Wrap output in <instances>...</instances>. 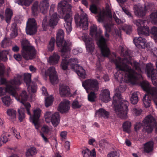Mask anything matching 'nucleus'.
Returning a JSON list of instances; mask_svg holds the SVG:
<instances>
[{
  "label": "nucleus",
  "instance_id": "69168bd1",
  "mask_svg": "<svg viewBox=\"0 0 157 157\" xmlns=\"http://www.w3.org/2000/svg\"><path fill=\"white\" fill-rule=\"evenodd\" d=\"M151 33L153 35L154 37L157 36V27L154 26L152 27Z\"/></svg>",
  "mask_w": 157,
  "mask_h": 157
},
{
  "label": "nucleus",
  "instance_id": "1a4fd4ad",
  "mask_svg": "<svg viewBox=\"0 0 157 157\" xmlns=\"http://www.w3.org/2000/svg\"><path fill=\"white\" fill-rule=\"evenodd\" d=\"M71 0H63L58 5V10L59 11L62 10L63 14L62 17L65 22H72V18L70 13L71 11V6L68 3Z\"/></svg>",
  "mask_w": 157,
  "mask_h": 157
},
{
  "label": "nucleus",
  "instance_id": "603ef678",
  "mask_svg": "<svg viewBox=\"0 0 157 157\" xmlns=\"http://www.w3.org/2000/svg\"><path fill=\"white\" fill-rule=\"evenodd\" d=\"M72 22H66L64 24V26L67 33H69L71 31L72 28L71 25Z\"/></svg>",
  "mask_w": 157,
  "mask_h": 157
},
{
  "label": "nucleus",
  "instance_id": "72a5a7b5",
  "mask_svg": "<svg viewBox=\"0 0 157 157\" xmlns=\"http://www.w3.org/2000/svg\"><path fill=\"white\" fill-rule=\"evenodd\" d=\"M95 115L100 117H102L105 118H108L109 113L103 109L100 108L96 112Z\"/></svg>",
  "mask_w": 157,
  "mask_h": 157
},
{
  "label": "nucleus",
  "instance_id": "a18cd8bd",
  "mask_svg": "<svg viewBox=\"0 0 157 157\" xmlns=\"http://www.w3.org/2000/svg\"><path fill=\"white\" fill-rule=\"evenodd\" d=\"M146 12V11L144 10H143V8L142 7H140L136 10L135 13L136 15L139 17H142L145 15Z\"/></svg>",
  "mask_w": 157,
  "mask_h": 157
},
{
  "label": "nucleus",
  "instance_id": "a19ab883",
  "mask_svg": "<svg viewBox=\"0 0 157 157\" xmlns=\"http://www.w3.org/2000/svg\"><path fill=\"white\" fill-rule=\"evenodd\" d=\"M28 86V89L29 92L35 93L36 91V84L35 82H32L27 85Z\"/></svg>",
  "mask_w": 157,
  "mask_h": 157
},
{
  "label": "nucleus",
  "instance_id": "0e129e2a",
  "mask_svg": "<svg viewBox=\"0 0 157 157\" xmlns=\"http://www.w3.org/2000/svg\"><path fill=\"white\" fill-rule=\"evenodd\" d=\"M55 7V4H52L51 6L50 10L49 11V15H57L56 12H54V9Z\"/></svg>",
  "mask_w": 157,
  "mask_h": 157
},
{
  "label": "nucleus",
  "instance_id": "58836bf2",
  "mask_svg": "<svg viewBox=\"0 0 157 157\" xmlns=\"http://www.w3.org/2000/svg\"><path fill=\"white\" fill-rule=\"evenodd\" d=\"M78 63V60L75 58H71L68 60V65H70L72 68L74 70L76 68L75 66L76 65H79L77 64Z\"/></svg>",
  "mask_w": 157,
  "mask_h": 157
},
{
  "label": "nucleus",
  "instance_id": "f257e3e1",
  "mask_svg": "<svg viewBox=\"0 0 157 157\" xmlns=\"http://www.w3.org/2000/svg\"><path fill=\"white\" fill-rule=\"evenodd\" d=\"M111 62L115 63L117 69L121 71L116 73L119 75L117 79H121L122 81L126 82H130L132 84L136 83V81L138 76L141 73V70L139 64L135 61L131 62L125 58L121 60L120 58L113 59Z\"/></svg>",
  "mask_w": 157,
  "mask_h": 157
},
{
  "label": "nucleus",
  "instance_id": "de8ad7c7",
  "mask_svg": "<svg viewBox=\"0 0 157 157\" xmlns=\"http://www.w3.org/2000/svg\"><path fill=\"white\" fill-rule=\"evenodd\" d=\"M131 103L133 104H136L138 101V98L137 93L134 92L132 94L130 98Z\"/></svg>",
  "mask_w": 157,
  "mask_h": 157
},
{
  "label": "nucleus",
  "instance_id": "39448f33",
  "mask_svg": "<svg viewBox=\"0 0 157 157\" xmlns=\"http://www.w3.org/2000/svg\"><path fill=\"white\" fill-rule=\"evenodd\" d=\"M108 31H106L105 33V39L103 36L101 35V33L100 34H98V37L97 39V45L100 48L102 56H100V57H98L99 60L100 62H102L104 60V57H108L110 54V51L107 47L106 44L107 41L109 40V35L107 33Z\"/></svg>",
  "mask_w": 157,
  "mask_h": 157
},
{
  "label": "nucleus",
  "instance_id": "6ab92c4d",
  "mask_svg": "<svg viewBox=\"0 0 157 157\" xmlns=\"http://www.w3.org/2000/svg\"><path fill=\"white\" fill-rule=\"evenodd\" d=\"M82 37L83 41L85 43L87 51L92 53L94 49V43L92 39L89 38L86 34H84Z\"/></svg>",
  "mask_w": 157,
  "mask_h": 157
},
{
  "label": "nucleus",
  "instance_id": "8fccbe9b",
  "mask_svg": "<svg viewBox=\"0 0 157 157\" xmlns=\"http://www.w3.org/2000/svg\"><path fill=\"white\" fill-rule=\"evenodd\" d=\"M53 101V98L52 96L48 97L45 98V106L46 107H48L49 106L52 105Z\"/></svg>",
  "mask_w": 157,
  "mask_h": 157
},
{
  "label": "nucleus",
  "instance_id": "4c0bfd02",
  "mask_svg": "<svg viewBox=\"0 0 157 157\" xmlns=\"http://www.w3.org/2000/svg\"><path fill=\"white\" fill-rule=\"evenodd\" d=\"M10 30L11 31L10 36L12 38H14L17 36V28L16 23H14L12 24Z\"/></svg>",
  "mask_w": 157,
  "mask_h": 157
},
{
  "label": "nucleus",
  "instance_id": "9d476101",
  "mask_svg": "<svg viewBox=\"0 0 157 157\" xmlns=\"http://www.w3.org/2000/svg\"><path fill=\"white\" fill-rule=\"evenodd\" d=\"M26 109L27 113L30 116V121L33 123L36 129H38L40 127L39 119L40 117L41 111L38 108H36L33 111V114L32 116L30 112L31 105L29 103L24 104Z\"/></svg>",
  "mask_w": 157,
  "mask_h": 157
},
{
  "label": "nucleus",
  "instance_id": "c756f323",
  "mask_svg": "<svg viewBox=\"0 0 157 157\" xmlns=\"http://www.w3.org/2000/svg\"><path fill=\"white\" fill-rule=\"evenodd\" d=\"M97 30V27L96 25H91L90 30V34L92 37L94 36L95 37L97 41V39L98 37V34H100L101 32H98Z\"/></svg>",
  "mask_w": 157,
  "mask_h": 157
},
{
  "label": "nucleus",
  "instance_id": "774afa93",
  "mask_svg": "<svg viewBox=\"0 0 157 157\" xmlns=\"http://www.w3.org/2000/svg\"><path fill=\"white\" fill-rule=\"evenodd\" d=\"M90 10L92 13H96L97 12V7L94 5H93L90 6Z\"/></svg>",
  "mask_w": 157,
  "mask_h": 157
},
{
  "label": "nucleus",
  "instance_id": "ddd939ff",
  "mask_svg": "<svg viewBox=\"0 0 157 157\" xmlns=\"http://www.w3.org/2000/svg\"><path fill=\"white\" fill-rule=\"evenodd\" d=\"M98 21L100 22H103L107 19H111V9L110 5L109 3L106 4V10H101L98 16Z\"/></svg>",
  "mask_w": 157,
  "mask_h": 157
},
{
  "label": "nucleus",
  "instance_id": "a878e982",
  "mask_svg": "<svg viewBox=\"0 0 157 157\" xmlns=\"http://www.w3.org/2000/svg\"><path fill=\"white\" fill-rule=\"evenodd\" d=\"M60 58V56L57 53H54L49 58L48 62L50 65H55L57 64Z\"/></svg>",
  "mask_w": 157,
  "mask_h": 157
},
{
  "label": "nucleus",
  "instance_id": "2f4dec72",
  "mask_svg": "<svg viewBox=\"0 0 157 157\" xmlns=\"http://www.w3.org/2000/svg\"><path fill=\"white\" fill-rule=\"evenodd\" d=\"M105 27L106 31L109 32L111 31L114 30L117 35H119L120 33V30L117 29L112 24H106L104 25Z\"/></svg>",
  "mask_w": 157,
  "mask_h": 157
},
{
  "label": "nucleus",
  "instance_id": "e433bc0d",
  "mask_svg": "<svg viewBox=\"0 0 157 157\" xmlns=\"http://www.w3.org/2000/svg\"><path fill=\"white\" fill-rule=\"evenodd\" d=\"M149 20L154 25H157V10L152 12L149 15Z\"/></svg>",
  "mask_w": 157,
  "mask_h": 157
},
{
  "label": "nucleus",
  "instance_id": "f8f14e48",
  "mask_svg": "<svg viewBox=\"0 0 157 157\" xmlns=\"http://www.w3.org/2000/svg\"><path fill=\"white\" fill-rule=\"evenodd\" d=\"M143 124L146 132H151L155 125V131L157 132V122L155 123V120L151 115L146 116L143 121Z\"/></svg>",
  "mask_w": 157,
  "mask_h": 157
},
{
  "label": "nucleus",
  "instance_id": "bf43d9fd",
  "mask_svg": "<svg viewBox=\"0 0 157 157\" xmlns=\"http://www.w3.org/2000/svg\"><path fill=\"white\" fill-rule=\"evenodd\" d=\"M154 7V5L148 3L147 5L145 4L144 10L146 11H148L152 10Z\"/></svg>",
  "mask_w": 157,
  "mask_h": 157
},
{
  "label": "nucleus",
  "instance_id": "4be33fe9",
  "mask_svg": "<svg viewBox=\"0 0 157 157\" xmlns=\"http://www.w3.org/2000/svg\"><path fill=\"white\" fill-rule=\"evenodd\" d=\"M70 104L69 101L64 100L59 104L58 110L62 113L67 112L70 109Z\"/></svg>",
  "mask_w": 157,
  "mask_h": 157
},
{
  "label": "nucleus",
  "instance_id": "f03ea898",
  "mask_svg": "<svg viewBox=\"0 0 157 157\" xmlns=\"http://www.w3.org/2000/svg\"><path fill=\"white\" fill-rule=\"evenodd\" d=\"M140 86L147 93L144 96L143 98V102L144 107L147 108L150 106L151 98L157 105V86H152L147 81L141 82Z\"/></svg>",
  "mask_w": 157,
  "mask_h": 157
},
{
  "label": "nucleus",
  "instance_id": "f3484780",
  "mask_svg": "<svg viewBox=\"0 0 157 157\" xmlns=\"http://www.w3.org/2000/svg\"><path fill=\"white\" fill-rule=\"evenodd\" d=\"M37 27L36 21L34 18H29L26 23V33L29 35L35 34L37 31Z\"/></svg>",
  "mask_w": 157,
  "mask_h": 157
},
{
  "label": "nucleus",
  "instance_id": "6e6d98bb",
  "mask_svg": "<svg viewBox=\"0 0 157 157\" xmlns=\"http://www.w3.org/2000/svg\"><path fill=\"white\" fill-rule=\"evenodd\" d=\"M123 29L127 34H130L132 31V26L127 25L125 24Z\"/></svg>",
  "mask_w": 157,
  "mask_h": 157
},
{
  "label": "nucleus",
  "instance_id": "c03bdc74",
  "mask_svg": "<svg viewBox=\"0 0 157 157\" xmlns=\"http://www.w3.org/2000/svg\"><path fill=\"white\" fill-rule=\"evenodd\" d=\"M38 2H36L33 3L32 7V13L34 16L37 15L39 10H40L39 8H38Z\"/></svg>",
  "mask_w": 157,
  "mask_h": 157
},
{
  "label": "nucleus",
  "instance_id": "a211bd4d",
  "mask_svg": "<svg viewBox=\"0 0 157 157\" xmlns=\"http://www.w3.org/2000/svg\"><path fill=\"white\" fill-rule=\"evenodd\" d=\"M46 75H48L50 82L52 84H56L58 82V78L55 68L54 67H49L47 71L45 72Z\"/></svg>",
  "mask_w": 157,
  "mask_h": 157
},
{
  "label": "nucleus",
  "instance_id": "4d7b16f0",
  "mask_svg": "<svg viewBox=\"0 0 157 157\" xmlns=\"http://www.w3.org/2000/svg\"><path fill=\"white\" fill-rule=\"evenodd\" d=\"M120 154L117 151H111L107 155V157H119Z\"/></svg>",
  "mask_w": 157,
  "mask_h": 157
},
{
  "label": "nucleus",
  "instance_id": "473e14b6",
  "mask_svg": "<svg viewBox=\"0 0 157 157\" xmlns=\"http://www.w3.org/2000/svg\"><path fill=\"white\" fill-rule=\"evenodd\" d=\"M75 67L74 70L76 72L78 75L82 78H85L86 73L83 67L79 65H76Z\"/></svg>",
  "mask_w": 157,
  "mask_h": 157
},
{
  "label": "nucleus",
  "instance_id": "f704fd0d",
  "mask_svg": "<svg viewBox=\"0 0 157 157\" xmlns=\"http://www.w3.org/2000/svg\"><path fill=\"white\" fill-rule=\"evenodd\" d=\"M16 111L13 109H9L6 111V113L9 118L12 121H14L16 119Z\"/></svg>",
  "mask_w": 157,
  "mask_h": 157
},
{
  "label": "nucleus",
  "instance_id": "49530a36",
  "mask_svg": "<svg viewBox=\"0 0 157 157\" xmlns=\"http://www.w3.org/2000/svg\"><path fill=\"white\" fill-rule=\"evenodd\" d=\"M18 119L21 122L23 121L25 117V114L21 108L18 109Z\"/></svg>",
  "mask_w": 157,
  "mask_h": 157
},
{
  "label": "nucleus",
  "instance_id": "393cba45",
  "mask_svg": "<svg viewBox=\"0 0 157 157\" xmlns=\"http://www.w3.org/2000/svg\"><path fill=\"white\" fill-rule=\"evenodd\" d=\"M59 92L62 97L69 96L70 94V89L68 86L62 85L59 86Z\"/></svg>",
  "mask_w": 157,
  "mask_h": 157
},
{
  "label": "nucleus",
  "instance_id": "dca6fc26",
  "mask_svg": "<svg viewBox=\"0 0 157 157\" xmlns=\"http://www.w3.org/2000/svg\"><path fill=\"white\" fill-rule=\"evenodd\" d=\"M48 23L47 22V18L45 17L43 21L42 25L44 30H46L48 25L50 27L56 26L58 23V18L57 15H50Z\"/></svg>",
  "mask_w": 157,
  "mask_h": 157
},
{
  "label": "nucleus",
  "instance_id": "680f3d73",
  "mask_svg": "<svg viewBox=\"0 0 157 157\" xmlns=\"http://www.w3.org/2000/svg\"><path fill=\"white\" fill-rule=\"evenodd\" d=\"M9 44V40L6 38H5L2 42L1 46L3 48H6Z\"/></svg>",
  "mask_w": 157,
  "mask_h": 157
},
{
  "label": "nucleus",
  "instance_id": "c85d7f7f",
  "mask_svg": "<svg viewBox=\"0 0 157 157\" xmlns=\"http://www.w3.org/2000/svg\"><path fill=\"white\" fill-rule=\"evenodd\" d=\"M49 6V4L48 1L47 0H44L40 3L39 8L40 12L44 14L47 12Z\"/></svg>",
  "mask_w": 157,
  "mask_h": 157
},
{
  "label": "nucleus",
  "instance_id": "7ed1b4c3",
  "mask_svg": "<svg viewBox=\"0 0 157 157\" xmlns=\"http://www.w3.org/2000/svg\"><path fill=\"white\" fill-rule=\"evenodd\" d=\"M113 98L112 104L115 106L114 110L116 114L121 119H126L128 102L121 99L120 93L115 94Z\"/></svg>",
  "mask_w": 157,
  "mask_h": 157
},
{
  "label": "nucleus",
  "instance_id": "338daca9",
  "mask_svg": "<svg viewBox=\"0 0 157 157\" xmlns=\"http://www.w3.org/2000/svg\"><path fill=\"white\" fill-rule=\"evenodd\" d=\"M132 112L135 115L138 116L140 115L142 111L141 109L134 108L132 109Z\"/></svg>",
  "mask_w": 157,
  "mask_h": 157
},
{
  "label": "nucleus",
  "instance_id": "09e8293b",
  "mask_svg": "<svg viewBox=\"0 0 157 157\" xmlns=\"http://www.w3.org/2000/svg\"><path fill=\"white\" fill-rule=\"evenodd\" d=\"M31 75L29 73H25L24 74V80L26 85L29 84L31 82Z\"/></svg>",
  "mask_w": 157,
  "mask_h": 157
},
{
  "label": "nucleus",
  "instance_id": "13d9d810",
  "mask_svg": "<svg viewBox=\"0 0 157 157\" xmlns=\"http://www.w3.org/2000/svg\"><path fill=\"white\" fill-rule=\"evenodd\" d=\"M81 106V105L78 101L76 100L74 101L72 104V107L73 108L76 109L80 108Z\"/></svg>",
  "mask_w": 157,
  "mask_h": 157
},
{
  "label": "nucleus",
  "instance_id": "aec40b11",
  "mask_svg": "<svg viewBox=\"0 0 157 157\" xmlns=\"http://www.w3.org/2000/svg\"><path fill=\"white\" fill-rule=\"evenodd\" d=\"M9 52L7 50H3L0 53V60L6 61L7 60V56L9 54ZM5 72V67L4 65L0 63V76L3 75Z\"/></svg>",
  "mask_w": 157,
  "mask_h": 157
},
{
  "label": "nucleus",
  "instance_id": "864d4df0",
  "mask_svg": "<svg viewBox=\"0 0 157 157\" xmlns=\"http://www.w3.org/2000/svg\"><path fill=\"white\" fill-rule=\"evenodd\" d=\"M2 100L3 103L6 106H9L10 104L11 100L8 96H6L2 98Z\"/></svg>",
  "mask_w": 157,
  "mask_h": 157
},
{
  "label": "nucleus",
  "instance_id": "bb28decb",
  "mask_svg": "<svg viewBox=\"0 0 157 157\" xmlns=\"http://www.w3.org/2000/svg\"><path fill=\"white\" fill-rule=\"evenodd\" d=\"M100 98L102 101L107 102L110 101V92L107 89H105L102 90L100 95Z\"/></svg>",
  "mask_w": 157,
  "mask_h": 157
},
{
  "label": "nucleus",
  "instance_id": "9b49d317",
  "mask_svg": "<svg viewBox=\"0 0 157 157\" xmlns=\"http://www.w3.org/2000/svg\"><path fill=\"white\" fill-rule=\"evenodd\" d=\"M81 16L79 17L78 13L75 16V20L76 25L82 28V30L87 29L88 27V20L86 14L81 10Z\"/></svg>",
  "mask_w": 157,
  "mask_h": 157
},
{
  "label": "nucleus",
  "instance_id": "37998d69",
  "mask_svg": "<svg viewBox=\"0 0 157 157\" xmlns=\"http://www.w3.org/2000/svg\"><path fill=\"white\" fill-rule=\"evenodd\" d=\"M37 152L36 148L34 147H32L29 148L26 151V155L27 156L29 157L35 155Z\"/></svg>",
  "mask_w": 157,
  "mask_h": 157
},
{
  "label": "nucleus",
  "instance_id": "e2e57ef3",
  "mask_svg": "<svg viewBox=\"0 0 157 157\" xmlns=\"http://www.w3.org/2000/svg\"><path fill=\"white\" fill-rule=\"evenodd\" d=\"M12 131L13 134L18 139H21V137L20 134V133L17 132V131L14 128L12 127L11 129Z\"/></svg>",
  "mask_w": 157,
  "mask_h": 157
},
{
  "label": "nucleus",
  "instance_id": "3c124183",
  "mask_svg": "<svg viewBox=\"0 0 157 157\" xmlns=\"http://www.w3.org/2000/svg\"><path fill=\"white\" fill-rule=\"evenodd\" d=\"M55 42V39L54 38H52L49 41L48 47L49 51H52L54 50Z\"/></svg>",
  "mask_w": 157,
  "mask_h": 157
},
{
  "label": "nucleus",
  "instance_id": "20e7f679",
  "mask_svg": "<svg viewBox=\"0 0 157 157\" xmlns=\"http://www.w3.org/2000/svg\"><path fill=\"white\" fill-rule=\"evenodd\" d=\"M82 86L86 92L90 93L88 95V100L91 102L94 101L97 94L95 92L99 90L98 82L95 79H88L82 82Z\"/></svg>",
  "mask_w": 157,
  "mask_h": 157
},
{
  "label": "nucleus",
  "instance_id": "7c9ffc66",
  "mask_svg": "<svg viewBox=\"0 0 157 157\" xmlns=\"http://www.w3.org/2000/svg\"><path fill=\"white\" fill-rule=\"evenodd\" d=\"M138 34L139 35L148 36L149 34V29L148 27L144 26L142 27L137 29Z\"/></svg>",
  "mask_w": 157,
  "mask_h": 157
},
{
  "label": "nucleus",
  "instance_id": "0eeeda50",
  "mask_svg": "<svg viewBox=\"0 0 157 157\" xmlns=\"http://www.w3.org/2000/svg\"><path fill=\"white\" fill-rule=\"evenodd\" d=\"M21 44L22 46L21 55L25 60L32 59L35 56L36 52L34 48L29 44L28 40H23Z\"/></svg>",
  "mask_w": 157,
  "mask_h": 157
},
{
  "label": "nucleus",
  "instance_id": "6e6552de",
  "mask_svg": "<svg viewBox=\"0 0 157 157\" xmlns=\"http://www.w3.org/2000/svg\"><path fill=\"white\" fill-rule=\"evenodd\" d=\"M64 32L61 29H59L57 32L56 43L57 46L59 47L61 52H70L71 50V43L68 41L64 40Z\"/></svg>",
  "mask_w": 157,
  "mask_h": 157
},
{
  "label": "nucleus",
  "instance_id": "79ce46f5",
  "mask_svg": "<svg viewBox=\"0 0 157 157\" xmlns=\"http://www.w3.org/2000/svg\"><path fill=\"white\" fill-rule=\"evenodd\" d=\"M146 22V20H141L140 19L134 20L133 21L134 24L136 25L138 28H140L145 25V23Z\"/></svg>",
  "mask_w": 157,
  "mask_h": 157
},
{
  "label": "nucleus",
  "instance_id": "cd10ccee",
  "mask_svg": "<svg viewBox=\"0 0 157 157\" xmlns=\"http://www.w3.org/2000/svg\"><path fill=\"white\" fill-rule=\"evenodd\" d=\"M154 142L152 141H149L144 144L143 149L144 152L149 153L153 151Z\"/></svg>",
  "mask_w": 157,
  "mask_h": 157
},
{
  "label": "nucleus",
  "instance_id": "2eb2a0df",
  "mask_svg": "<svg viewBox=\"0 0 157 157\" xmlns=\"http://www.w3.org/2000/svg\"><path fill=\"white\" fill-rule=\"evenodd\" d=\"M146 72L149 77H151L152 82L154 86L157 85V70L154 68L153 64L150 63L146 65Z\"/></svg>",
  "mask_w": 157,
  "mask_h": 157
},
{
  "label": "nucleus",
  "instance_id": "5701e85b",
  "mask_svg": "<svg viewBox=\"0 0 157 157\" xmlns=\"http://www.w3.org/2000/svg\"><path fill=\"white\" fill-rule=\"evenodd\" d=\"M133 41L136 46L138 48H145L146 43L145 39L140 37H136L134 38Z\"/></svg>",
  "mask_w": 157,
  "mask_h": 157
},
{
  "label": "nucleus",
  "instance_id": "b1692460",
  "mask_svg": "<svg viewBox=\"0 0 157 157\" xmlns=\"http://www.w3.org/2000/svg\"><path fill=\"white\" fill-rule=\"evenodd\" d=\"M69 52H62V53H64V54L62 55L63 59L60 64V67L62 69L64 70H67L68 67V64L67 59L70 57V55L68 54Z\"/></svg>",
  "mask_w": 157,
  "mask_h": 157
},
{
  "label": "nucleus",
  "instance_id": "423d86ee",
  "mask_svg": "<svg viewBox=\"0 0 157 157\" xmlns=\"http://www.w3.org/2000/svg\"><path fill=\"white\" fill-rule=\"evenodd\" d=\"M22 75H17V76L12 80L8 82L4 89L0 87V96L4 95L5 92H7L10 94L12 96H15V92L14 91V86L19 85L22 80Z\"/></svg>",
  "mask_w": 157,
  "mask_h": 157
},
{
  "label": "nucleus",
  "instance_id": "c9c22d12",
  "mask_svg": "<svg viewBox=\"0 0 157 157\" xmlns=\"http://www.w3.org/2000/svg\"><path fill=\"white\" fill-rule=\"evenodd\" d=\"M13 13L12 11L9 8L6 9L5 12V20L6 22L8 24L10 22L11 18Z\"/></svg>",
  "mask_w": 157,
  "mask_h": 157
},
{
  "label": "nucleus",
  "instance_id": "052dcab7",
  "mask_svg": "<svg viewBox=\"0 0 157 157\" xmlns=\"http://www.w3.org/2000/svg\"><path fill=\"white\" fill-rule=\"evenodd\" d=\"M90 151L88 149H85L82 151L83 157H90Z\"/></svg>",
  "mask_w": 157,
  "mask_h": 157
},
{
  "label": "nucleus",
  "instance_id": "412c9836",
  "mask_svg": "<svg viewBox=\"0 0 157 157\" xmlns=\"http://www.w3.org/2000/svg\"><path fill=\"white\" fill-rule=\"evenodd\" d=\"M16 86H14V91L15 92V96H13L15 97V98L18 101L21 103L24 106V103H28L26 102L25 101H26L28 98V95L25 91H23L21 95L18 96L15 90V87Z\"/></svg>",
  "mask_w": 157,
  "mask_h": 157
},
{
  "label": "nucleus",
  "instance_id": "5fc2aeb1",
  "mask_svg": "<svg viewBox=\"0 0 157 157\" xmlns=\"http://www.w3.org/2000/svg\"><path fill=\"white\" fill-rule=\"evenodd\" d=\"M10 135L8 133H5L3 134L1 137V141L3 143H6L8 140V137L10 136Z\"/></svg>",
  "mask_w": 157,
  "mask_h": 157
},
{
  "label": "nucleus",
  "instance_id": "ea45409f",
  "mask_svg": "<svg viewBox=\"0 0 157 157\" xmlns=\"http://www.w3.org/2000/svg\"><path fill=\"white\" fill-rule=\"evenodd\" d=\"M131 126V123L128 121L124 122L122 125V128L124 131L129 133L130 132V128Z\"/></svg>",
  "mask_w": 157,
  "mask_h": 157
},
{
  "label": "nucleus",
  "instance_id": "4468645a",
  "mask_svg": "<svg viewBox=\"0 0 157 157\" xmlns=\"http://www.w3.org/2000/svg\"><path fill=\"white\" fill-rule=\"evenodd\" d=\"M44 117L47 123H49L51 121L54 127L57 126L59 123L60 117L58 112L53 113L51 112H47L44 115Z\"/></svg>",
  "mask_w": 157,
  "mask_h": 157
}]
</instances>
